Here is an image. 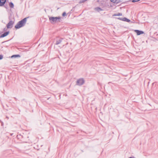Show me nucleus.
Segmentation results:
<instances>
[{"label":"nucleus","mask_w":158,"mask_h":158,"mask_svg":"<svg viewBox=\"0 0 158 158\" xmlns=\"http://www.w3.org/2000/svg\"><path fill=\"white\" fill-rule=\"evenodd\" d=\"M28 18V17L25 18L19 22L15 26V28L16 29H19L20 27L24 26L26 23L27 19Z\"/></svg>","instance_id":"1"},{"label":"nucleus","mask_w":158,"mask_h":158,"mask_svg":"<svg viewBox=\"0 0 158 158\" xmlns=\"http://www.w3.org/2000/svg\"><path fill=\"white\" fill-rule=\"evenodd\" d=\"M61 17H49V20L51 23L52 24H54L56 22H60V20L61 19Z\"/></svg>","instance_id":"2"},{"label":"nucleus","mask_w":158,"mask_h":158,"mask_svg":"<svg viewBox=\"0 0 158 158\" xmlns=\"http://www.w3.org/2000/svg\"><path fill=\"white\" fill-rule=\"evenodd\" d=\"M84 82L85 81L83 78H80L77 81L76 85L79 86H81L83 85Z\"/></svg>","instance_id":"3"},{"label":"nucleus","mask_w":158,"mask_h":158,"mask_svg":"<svg viewBox=\"0 0 158 158\" xmlns=\"http://www.w3.org/2000/svg\"><path fill=\"white\" fill-rule=\"evenodd\" d=\"M14 23V22L12 21H10L7 25V27L8 28H11Z\"/></svg>","instance_id":"4"},{"label":"nucleus","mask_w":158,"mask_h":158,"mask_svg":"<svg viewBox=\"0 0 158 158\" xmlns=\"http://www.w3.org/2000/svg\"><path fill=\"white\" fill-rule=\"evenodd\" d=\"M63 39L62 38H60L59 39H57L56 41V43L55 44L58 45L59 44H60L62 42Z\"/></svg>","instance_id":"5"},{"label":"nucleus","mask_w":158,"mask_h":158,"mask_svg":"<svg viewBox=\"0 0 158 158\" xmlns=\"http://www.w3.org/2000/svg\"><path fill=\"white\" fill-rule=\"evenodd\" d=\"M9 33V31L6 32L0 36V38L5 37L7 36Z\"/></svg>","instance_id":"6"},{"label":"nucleus","mask_w":158,"mask_h":158,"mask_svg":"<svg viewBox=\"0 0 158 158\" xmlns=\"http://www.w3.org/2000/svg\"><path fill=\"white\" fill-rule=\"evenodd\" d=\"M135 31L136 32L137 35H139L143 33V31L138 30H135Z\"/></svg>","instance_id":"7"},{"label":"nucleus","mask_w":158,"mask_h":158,"mask_svg":"<svg viewBox=\"0 0 158 158\" xmlns=\"http://www.w3.org/2000/svg\"><path fill=\"white\" fill-rule=\"evenodd\" d=\"M6 2V0H0V6H3Z\"/></svg>","instance_id":"8"},{"label":"nucleus","mask_w":158,"mask_h":158,"mask_svg":"<svg viewBox=\"0 0 158 158\" xmlns=\"http://www.w3.org/2000/svg\"><path fill=\"white\" fill-rule=\"evenodd\" d=\"M110 1L113 3L116 4L118 3L121 2L120 0H110Z\"/></svg>","instance_id":"9"},{"label":"nucleus","mask_w":158,"mask_h":158,"mask_svg":"<svg viewBox=\"0 0 158 158\" xmlns=\"http://www.w3.org/2000/svg\"><path fill=\"white\" fill-rule=\"evenodd\" d=\"M94 10L98 12L102 11L103 10L101 8L99 7H97L94 8Z\"/></svg>","instance_id":"10"},{"label":"nucleus","mask_w":158,"mask_h":158,"mask_svg":"<svg viewBox=\"0 0 158 158\" xmlns=\"http://www.w3.org/2000/svg\"><path fill=\"white\" fill-rule=\"evenodd\" d=\"M123 21H126L127 22H129L130 21V20L127 19V18H123Z\"/></svg>","instance_id":"11"},{"label":"nucleus","mask_w":158,"mask_h":158,"mask_svg":"<svg viewBox=\"0 0 158 158\" xmlns=\"http://www.w3.org/2000/svg\"><path fill=\"white\" fill-rule=\"evenodd\" d=\"M20 56L19 55H13L12 56H11V58H16L18 57H20Z\"/></svg>","instance_id":"12"},{"label":"nucleus","mask_w":158,"mask_h":158,"mask_svg":"<svg viewBox=\"0 0 158 158\" xmlns=\"http://www.w3.org/2000/svg\"><path fill=\"white\" fill-rule=\"evenodd\" d=\"M9 6L11 8H13L14 6V4L12 2H10L9 3Z\"/></svg>","instance_id":"13"},{"label":"nucleus","mask_w":158,"mask_h":158,"mask_svg":"<svg viewBox=\"0 0 158 158\" xmlns=\"http://www.w3.org/2000/svg\"><path fill=\"white\" fill-rule=\"evenodd\" d=\"M87 0H81L79 2V3L80 4H81V3H84V2H85V1H87Z\"/></svg>","instance_id":"14"},{"label":"nucleus","mask_w":158,"mask_h":158,"mask_svg":"<svg viewBox=\"0 0 158 158\" xmlns=\"http://www.w3.org/2000/svg\"><path fill=\"white\" fill-rule=\"evenodd\" d=\"M122 15V13H119L116 15H114L115 16H121Z\"/></svg>","instance_id":"15"},{"label":"nucleus","mask_w":158,"mask_h":158,"mask_svg":"<svg viewBox=\"0 0 158 158\" xmlns=\"http://www.w3.org/2000/svg\"><path fill=\"white\" fill-rule=\"evenodd\" d=\"M63 16H65L66 15V14L65 12H64L62 15Z\"/></svg>","instance_id":"16"},{"label":"nucleus","mask_w":158,"mask_h":158,"mask_svg":"<svg viewBox=\"0 0 158 158\" xmlns=\"http://www.w3.org/2000/svg\"><path fill=\"white\" fill-rule=\"evenodd\" d=\"M140 0H132V2H138Z\"/></svg>","instance_id":"17"},{"label":"nucleus","mask_w":158,"mask_h":158,"mask_svg":"<svg viewBox=\"0 0 158 158\" xmlns=\"http://www.w3.org/2000/svg\"><path fill=\"white\" fill-rule=\"evenodd\" d=\"M3 58V56L2 55H0V60H1Z\"/></svg>","instance_id":"18"},{"label":"nucleus","mask_w":158,"mask_h":158,"mask_svg":"<svg viewBox=\"0 0 158 158\" xmlns=\"http://www.w3.org/2000/svg\"><path fill=\"white\" fill-rule=\"evenodd\" d=\"M118 19L123 21V18H118Z\"/></svg>","instance_id":"19"},{"label":"nucleus","mask_w":158,"mask_h":158,"mask_svg":"<svg viewBox=\"0 0 158 158\" xmlns=\"http://www.w3.org/2000/svg\"><path fill=\"white\" fill-rule=\"evenodd\" d=\"M5 28H4V30L5 31Z\"/></svg>","instance_id":"20"},{"label":"nucleus","mask_w":158,"mask_h":158,"mask_svg":"<svg viewBox=\"0 0 158 158\" xmlns=\"http://www.w3.org/2000/svg\"><path fill=\"white\" fill-rule=\"evenodd\" d=\"M6 118H7L8 119V117H6Z\"/></svg>","instance_id":"21"}]
</instances>
